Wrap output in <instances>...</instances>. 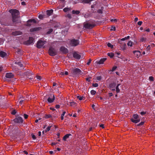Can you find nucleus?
<instances>
[{
	"label": "nucleus",
	"instance_id": "nucleus-34",
	"mask_svg": "<svg viewBox=\"0 0 155 155\" xmlns=\"http://www.w3.org/2000/svg\"><path fill=\"white\" fill-rule=\"evenodd\" d=\"M80 12L79 11H75L74 10H73L72 11V13L73 14H76L77 15L78 14L80 13Z\"/></svg>",
	"mask_w": 155,
	"mask_h": 155
},
{
	"label": "nucleus",
	"instance_id": "nucleus-17",
	"mask_svg": "<svg viewBox=\"0 0 155 155\" xmlns=\"http://www.w3.org/2000/svg\"><path fill=\"white\" fill-rule=\"evenodd\" d=\"M133 52L135 56L138 58H139L140 55V52L139 51H134Z\"/></svg>",
	"mask_w": 155,
	"mask_h": 155
},
{
	"label": "nucleus",
	"instance_id": "nucleus-11",
	"mask_svg": "<svg viewBox=\"0 0 155 155\" xmlns=\"http://www.w3.org/2000/svg\"><path fill=\"white\" fill-rule=\"evenodd\" d=\"M60 51L64 54H66L68 52V50L63 46H61L60 48Z\"/></svg>",
	"mask_w": 155,
	"mask_h": 155
},
{
	"label": "nucleus",
	"instance_id": "nucleus-41",
	"mask_svg": "<svg viewBox=\"0 0 155 155\" xmlns=\"http://www.w3.org/2000/svg\"><path fill=\"white\" fill-rule=\"evenodd\" d=\"M126 44H124L123 45H122L121 47V49L123 50H124L126 49Z\"/></svg>",
	"mask_w": 155,
	"mask_h": 155
},
{
	"label": "nucleus",
	"instance_id": "nucleus-2",
	"mask_svg": "<svg viewBox=\"0 0 155 155\" xmlns=\"http://www.w3.org/2000/svg\"><path fill=\"white\" fill-rule=\"evenodd\" d=\"M71 70V75L73 77H78L83 74V72L78 68H73Z\"/></svg>",
	"mask_w": 155,
	"mask_h": 155
},
{
	"label": "nucleus",
	"instance_id": "nucleus-61",
	"mask_svg": "<svg viewBox=\"0 0 155 155\" xmlns=\"http://www.w3.org/2000/svg\"><path fill=\"white\" fill-rule=\"evenodd\" d=\"M60 106L59 105H56V106H55V107L56 108V109H58V108H60Z\"/></svg>",
	"mask_w": 155,
	"mask_h": 155
},
{
	"label": "nucleus",
	"instance_id": "nucleus-10",
	"mask_svg": "<svg viewBox=\"0 0 155 155\" xmlns=\"http://www.w3.org/2000/svg\"><path fill=\"white\" fill-rule=\"evenodd\" d=\"M33 40L34 39L33 38L29 37L28 40L24 42V44L27 45H29L33 42Z\"/></svg>",
	"mask_w": 155,
	"mask_h": 155
},
{
	"label": "nucleus",
	"instance_id": "nucleus-5",
	"mask_svg": "<svg viewBox=\"0 0 155 155\" xmlns=\"http://www.w3.org/2000/svg\"><path fill=\"white\" fill-rule=\"evenodd\" d=\"M46 43V41H43L42 40H39L37 42L36 44V47L38 48H44L45 46H44Z\"/></svg>",
	"mask_w": 155,
	"mask_h": 155
},
{
	"label": "nucleus",
	"instance_id": "nucleus-55",
	"mask_svg": "<svg viewBox=\"0 0 155 155\" xmlns=\"http://www.w3.org/2000/svg\"><path fill=\"white\" fill-rule=\"evenodd\" d=\"M146 112H144V111H142V112H140V114L141 115H144L145 114H146Z\"/></svg>",
	"mask_w": 155,
	"mask_h": 155
},
{
	"label": "nucleus",
	"instance_id": "nucleus-21",
	"mask_svg": "<svg viewBox=\"0 0 155 155\" xmlns=\"http://www.w3.org/2000/svg\"><path fill=\"white\" fill-rule=\"evenodd\" d=\"M71 136V134H67L63 137V140L64 141H66V139Z\"/></svg>",
	"mask_w": 155,
	"mask_h": 155
},
{
	"label": "nucleus",
	"instance_id": "nucleus-29",
	"mask_svg": "<svg viewBox=\"0 0 155 155\" xmlns=\"http://www.w3.org/2000/svg\"><path fill=\"white\" fill-rule=\"evenodd\" d=\"M46 17V16L45 15H40L38 16V18L41 19H43Z\"/></svg>",
	"mask_w": 155,
	"mask_h": 155
},
{
	"label": "nucleus",
	"instance_id": "nucleus-64",
	"mask_svg": "<svg viewBox=\"0 0 155 155\" xmlns=\"http://www.w3.org/2000/svg\"><path fill=\"white\" fill-rule=\"evenodd\" d=\"M68 71H65L64 72V75H68Z\"/></svg>",
	"mask_w": 155,
	"mask_h": 155
},
{
	"label": "nucleus",
	"instance_id": "nucleus-23",
	"mask_svg": "<svg viewBox=\"0 0 155 155\" xmlns=\"http://www.w3.org/2000/svg\"><path fill=\"white\" fill-rule=\"evenodd\" d=\"M120 84H118L117 86H116V91L117 93V94L120 92V90L119 88V86L120 85Z\"/></svg>",
	"mask_w": 155,
	"mask_h": 155
},
{
	"label": "nucleus",
	"instance_id": "nucleus-1",
	"mask_svg": "<svg viewBox=\"0 0 155 155\" xmlns=\"http://www.w3.org/2000/svg\"><path fill=\"white\" fill-rule=\"evenodd\" d=\"M9 12L11 13L12 15V21L15 24L14 25L16 26V24L18 23H20V21L18 20L19 12L17 9H11L9 10Z\"/></svg>",
	"mask_w": 155,
	"mask_h": 155
},
{
	"label": "nucleus",
	"instance_id": "nucleus-16",
	"mask_svg": "<svg viewBox=\"0 0 155 155\" xmlns=\"http://www.w3.org/2000/svg\"><path fill=\"white\" fill-rule=\"evenodd\" d=\"M73 57L78 59H79L81 58V55L77 54L76 52H74L73 54Z\"/></svg>",
	"mask_w": 155,
	"mask_h": 155
},
{
	"label": "nucleus",
	"instance_id": "nucleus-53",
	"mask_svg": "<svg viewBox=\"0 0 155 155\" xmlns=\"http://www.w3.org/2000/svg\"><path fill=\"white\" fill-rule=\"evenodd\" d=\"M67 17L69 18H72L71 15L70 14H68L67 15Z\"/></svg>",
	"mask_w": 155,
	"mask_h": 155
},
{
	"label": "nucleus",
	"instance_id": "nucleus-30",
	"mask_svg": "<svg viewBox=\"0 0 155 155\" xmlns=\"http://www.w3.org/2000/svg\"><path fill=\"white\" fill-rule=\"evenodd\" d=\"M52 116L51 114H45V116L43 117V118H45V119L49 118L51 117Z\"/></svg>",
	"mask_w": 155,
	"mask_h": 155
},
{
	"label": "nucleus",
	"instance_id": "nucleus-7",
	"mask_svg": "<svg viewBox=\"0 0 155 155\" xmlns=\"http://www.w3.org/2000/svg\"><path fill=\"white\" fill-rule=\"evenodd\" d=\"M48 98L47 99L48 102L49 103H51L54 101L55 99V96L54 94H51L47 95Z\"/></svg>",
	"mask_w": 155,
	"mask_h": 155
},
{
	"label": "nucleus",
	"instance_id": "nucleus-51",
	"mask_svg": "<svg viewBox=\"0 0 155 155\" xmlns=\"http://www.w3.org/2000/svg\"><path fill=\"white\" fill-rule=\"evenodd\" d=\"M144 125V121H142L137 126H139L140 125Z\"/></svg>",
	"mask_w": 155,
	"mask_h": 155
},
{
	"label": "nucleus",
	"instance_id": "nucleus-22",
	"mask_svg": "<svg viewBox=\"0 0 155 155\" xmlns=\"http://www.w3.org/2000/svg\"><path fill=\"white\" fill-rule=\"evenodd\" d=\"M116 86V84L115 82L111 83L109 84L110 88H115Z\"/></svg>",
	"mask_w": 155,
	"mask_h": 155
},
{
	"label": "nucleus",
	"instance_id": "nucleus-46",
	"mask_svg": "<svg viewBox=\"0 0 155 155\" xmlns=\"http://www.w3.org/2000/svg\"><path fill=\"white\" fill-rule=\"evenodd\" d=\"M117 67L116 66H114L112 69V70H111V71H115L116 69L117 68Z\"/></svg>",
	"mask_w": 155,
	"mask_h": 155
},
{
	"label": "nucleus",
	"instance_id": "nucleus-49",
	"mask_svg": "<svg viewBox=\"0 0 155 155\" xmlns=\"http://www.w3.org/2000/svg\"><path fill=\"white\" fill-rule=\"evenodd\" d=\"M91 59L90 58L88 60L87 62V65H89L90 63H91Z\"/></svg>",
	"mask_w": 155,
	"mask_h": 155
},
{
	"label": "nucleus",
	"instance_id": "nucleus-58",
	"mask_svg": "<svg viewBox=\"0 0 155 155\" xmlns=\"http://www.w3.org/2000/svg\"><path fill=\"white\" fill-rule=\"evenodd\" d=\"M31 136H32V138L33 139L35 140V139H36V137L35 135H34L33 134H32Z\"/></svg>",
	"mask_w": 155,
	"mask_h": 155
},
{
	"label": "nucleus",
	"instance_id": "nucleus-3",
	"mask_svg": "<svg viewBox=\"0 0 155 155\" xmlns=\"http://www.w3.org/2000/svg\"><path fill=\"white\" fill-rule=\"evenodd\" d=\"M95 25V24L90 22H85L84 23V27L85 29H91L94 28Z\"/></svg>",
	"mask_w": 155,
	"mask_h": 155
},
{
	"label": "nucleus",
	"instance_id": "nucleus-36",
	"mask_svg": "<svg viewBox=\"0 0 155 155\" xmlns=\"http://www.w3.org/2000/svg\"><path fill=\"white\" fill-rule=\"evenodd\" d=\"M16 52L18 54H21L22 53V51L19 49H17V51H16Z\"/></svg>",
	"mask_w": 155,
	"mask_h": 155
},
{
	"label": "nucleus",
	"instance_id": "nucleus-47",
	"mask_svg": "<svg viewBox=\"0 0 155 155\" xmlns=\"http://www.w3.org/2000/svg\"><path fill=\"white\" fill-rule=\"evenodd\" d=\"M149 80L151 81H153L154 78L152 76H150L149 77Z\"/></svg>",
	"mask_w": 155,
	"mask_h": 155
},
{
	"label": "nucleus",
	"instance_id": "nucleus-57",
	"mask_svg": "<svg viewBox=\"0 0 155 155\" xmlns=\"http://www.w3.org/2000/svg\"><path fill=\"white\" fill-rule=\"evenodd\" d=\"M24 117L26 119L28 118V115L26 114H24Z\"/></svg>",
	"mask_w": 155,
	"mask_h": 155
},
{
	"label": "nucleus",
	"instance_id": "nucleus-62",
	"mask_svg": "<svg viewBox=\"0 0 155 155\" xmlns=\"http://www.w3.org/2000/svg\"><path fill=\"white\" fill-rule=\"evenodd\" d=\"M115 29L116 28L115 27H112V28L111 29V30L115 31Z\"/></svg>",
	"mask_w": 155,
	"mask_h": 155
},
{
	"label": "nucleus",
	"instance_id": "nucleus-50",
	"mask_svg": "<svg viewBox=\"0 0 155 155\" xmlns=\"http://www.w3.org/2000/svg\"><path fill=\"white\" fill-rule=\"evenodd\" d=\"M51 127H48L46 129V130H45V132L46 133L48 131H49Z\"/></svg>",
	"mask_w": 155,
	"mask_h": 155
},
{
	"label": "nucleus",
	"instance_id": "nucleus-28",
	"mask_svg": "<svg viewBox=\"0 0 155 155\" xmlns=\"http://www.w3.org/2000/svg\"><path fill=\"white\" fill-rule=\"evenodd\" d=\"M104 7H101L100 9L97 10V12L100 14H102L103 13V10L104 9Z\"/></svg>",
	"mask_w": 155,
	"mask_h": 155
},
{
	"label": "nucleus",
	"instance_id": "nucleus-54",
	"mask_svg": "<svg viewBox=\"0 0 155 155\" xmlns=\"http://www.w3.org/2000/svg\"><path fill=\"white\" fill-rule=\"evenodd\" d=\"M16 113V111L15 110H13L12 112V114L13 115H15Z\"/></svg>",
	"mask_w": 155,
	"mask_h": 155
},
{
	"label": "nucleus",
	"instance_id": "nucleus-45",
	"mask_svg": "<svg viewBox=\"0 0 155 155\" xmlns=\"http://www.w3.org/2000/svg\"><path fill=\"white\" fill-rule=\"evenodd\" d=\"M70 105L71 106H73L75 105L76 103L74 101L70 102Z\"/></svg>",
	"mask_w": 155,
	"mask_h": 155
},
{
	"label": "nucleus",
	"instance_id": "nucleus-42",
	"mask_svg": "<svg viewBox=\"0 0 155 155\" xmlns=\"http://www.w3.org/2000/svg\"><path fill=\"white\" fill-rule=\"evenodd\" d=\"M65 113L66 112L65 111H64L62 114L61 116V120H63L64 119V115Z\"/></svg>",
	"mask_w": 155,
	"mask_h": 155
},
{
	"label": "nucleus",
	"instance_id": "nucleus-60",
	"mask_svg": "<svg viewBox=\"0 0 155 155\" xmlns=\"http://www.w3.org/2000/svg\"><path fill=\"white\" fill-rule=\"evenodd\" d=\"M111 21L112 22L114 21L115 22H116L117 21V19H112L111 20Z\"/></svg>",
	"mask_w": 155,
	"mask_h": 155
},
{
	"label": "nucleus",
	"instance_id": "nucleus-39",
	"mask_svg": "<svg viewBox=\"0 0 155 155\" xmlns=\"http://www.w3.org/2000/svg\"><path fill=\"white\" fill-rule=\"evenodd\" d=\"M133 42L130 41H128L127 43V45L128 46L131 47L132 46Z\"/></svg>",
	"mask_w": 155,
	"mask_h": 155
},
{
	"label": "nucleus",
	"instance_id": "nucleus-43",
	"mask_svg": "<svg viewBox=\"0 0 155 155\" xmlns=\"http://www.w3.org/2000/svg\"><path fill=\"white\" fill-rule=\"evenodd\" d=\"M38 28H34L32 29H31V31H36L39 30Z\"/></svg>",
	"mask_w": 155,
	"mask_h": 155
},
{
	"label": "nucleus",
	"instance_id": "nucleus-40",
	"mask_svg": "<svg viewBox=\"0 0 155 155\" xmlns=\"http://www.w3.org/2000/svg\"><path fill=\"white\" fill-rule=\"evenodd\" d=\"M107 45L108 47H110L111 48H113V45L110 43H108L107 44Z\"/></svg>",
	"mask_w": 155,
	"mask_h": 155
},
{
	"label": "nucleus",
	"instance_id": "nucleus-14",
	"mask_svg": "<svg viewBox=\"0 0 155 155\" xmlns=\"http://www.w3.org/2000/svg\"><path fill=\"white\" fill-rule=\"evenodd\" d=\"M14 76V75L12 73H7L5 75V77L7 78H12Z\"/></svg>",
	"mask_w": 155,
	"mask_h": 155
},
{
	"label": "nucleus",
	"instance_id": "nucleus-24",
	"mask_svg": "<svg viewBox=\"0 0 155 155\" xmlns=\"http://www.w3.org/2000/svg\"><path fill=\"white\" fill-rule=\"evenodd\" d=\"M32 74L29 71H27L24 73L25 77L26 78H27L28 76H30Z\"/></svg>",
	"mask_w": 155,
	"mask_h": 155
},
{
	"label": "nucleus",
	"instance_id": "nucleus-56",
	"mask_svg": "<svg viewBox=\"0 0 155 155\" xmlns=\"http://www.w3.org/2000/svg\"><path fill=\"white\" fill-rule=\"evenodd\" d=\"M142 23V21H139L137 22V24L139 25L140 26Z\"/></svg>",
	"mask_w": 155,
	"mask_h": 155
},
{
	"label": "nucleus",
	"instance_id": "nucleus-8",
	"mask_svg": "<svg viewBox=\"0 0 155 155\" xmlns=\"http://www.w3.org/2000/svg\"><path fill=\"white\" fill-rule=\"evenodd\" d=\"M15 123L19 124H20L23 122V120L22 118L20 116H16V117L13 120Z\"/></svg>",
	"mask_w": 155,
	"mask_h": 155
},
{
	"label": "nucleus",
	"instance_id": "nucleus-48",
	"mask_svg": "<svg viewBox=\"0 0 155 155\" xmlns=\"http://www.w3.org/2000/svg\"><path fill=\"white\" fill-rule=\"evenodd\" d=\"M92 85L94 87H97L98 86V84L97 83H95L93 84Z\"/></svg>",
	"mask_w": 155,
	"mask_h": 155
},
{
	"label": "nucleus",
	"instance_id": "nucleus-15",
	"mask_svg": "<svg viewBox=\"0 0 155 155\" xmlns=\"http://www.w3.org/2000/svg\"><path fill=\"white\" fill-rule=\"evenodd\" d=\"M12 34L14 36H17L21 35L22 33L20 31H15L12 32Z\"/></svg>",
	"mask_w": 155,
	"mask_h": 155
},
{
	"label": "nucleus",
	"instance_id": "nucleus-26",
	"mask_svg": "<svg viewBox=\"0 0 155 155\" xmlns=\"http://www.w3.org/2000/svg\"><path fill=\"white\" fill-rule=\"evenodd\" d=\"M71 8L70 7H66L64 8L63 9V11L65 12L71 11Z\"/></svg>",
	"mask_w": 155,
	"mask_h": 155
},
{
	"label": "nucleus",
	"instance_id": "nucleus-9",
	"mask_svg": "<svg viewBox=\"0 0 155 155\" xmlns=\"http://www.w3.org/2000/svg\"><path fill=\"white\" fill-rule=\"evenodd\" d=\"M79 42L78 40L74 39L70 41V45L72 46H76L79 44Z\"/></svg>",
	"mask_w": 155,
	"mask_h": 155
},
{
	"label": "nucleus",
	"instance_id": "nucleus-19",
	"mask_svg": "<svg viewBox=\"0 0 155 155\" xmlns=\"http://www.w3.org/2000/svg\"><path fill=\"white\" fill-rule=\"evenodd\" d=\"M53 12V10L52 9L48 10L46 11L47 15L48 16H51Z\"/></svg>",
	"mask_w": 155,
	"mask_h": 155
},
{
	"label": "nucleus",
	"instance_id": "nucleus-44",
	"mask_svg": "<svg viewBox=\"0 0 155 155\" xmlns=\"http://www.w3.org/2000/svg\"><path fill=\"white\" fill-rule=\"evenodd\" d=\"M91 94L92 95H94L96 93V91L94 90H92L91 91Z\"/></svg>",
	"mask_w": 155,
	"mask_h": 155
},
{
	"label": "nucleus",
	"instance_id": "nucleus-4",
	"mask_svg": "<svg viewBox=\"0 0 155 155\" xmlns=\"http://www.w3.org/2000/svg\"><path fill=\"white\" fill-rule=\"evenodd\" d=\"M131 120L132 122L134 123H137L140 121V118L137 114H135L133 115V118Z\"/></svg>",
	"mask_w": 155,
	"mask_h": 155
},
{
	"label": "nucleus",
	"instance_id": "nucleus-37",
	"mask_svg": "<svg viewBox=\"0 0 155 155\" xmlns=\"http://www.w3.org/2000/svg\"><path fill=\"white\" fill-rule=\"evenodd\" d=\"M33 74H31V75H30V76H28L27 78H26L28 79H30V80H31V81L32 80V79H33Z\"/></svg>",
	"mask_w": 155,
	"mask_h": 155
},
{
	"label": "nucleus",
	"instance_id": "nucleus-33",
	"mask_svg": "<svg viewBox=\"0 0 155 155\" xmlns=\"http://www.w3.org/2000/svg\"><path fill=\"white\" fill-rule=\"evenodd\" d=\"M53 31V29L52 28H49L48 30V31L47 32L46 34H51Z\"/></svg>",
	"mask_w": 155,
	"mask_h": 155
},
{
	"label": "nucleus",
	"instance_id": "nucleus-63",
	"mask_svg": "<svg viewBox=\"0 0 155 155\" xmlns=\"http://www.w3.org/2000/svg\"><path fill=\"white\" fill-rule=\"evenodd\" d=\"M138 18L137 17L136 18H135V19H134V22H136L137 21H138Z\"/></svg>",
	"mask_w": 155,
	"mask_h": 155
},
{
	"label": "nucleus",
	"instance_id": "nucleus-18",
	"mask_svg": "<svg viewBox=\"0 0 155 155\" xmlns=\"http://www.w3.org/2000/svg\"><path fill=\"white\" fill-rule=\"evenodd\" d=\"M18 100H20V101L19 102L20 104H22L23 101H25V98L22 96H21L19 98H18Z\"/></svg>",
	"mask_w": 155,
	"mask_h": 155
},
{
	"label": "nucleus",
	"instance_id": "nucleus-52",
	"mask_svg": "<svg viewBox=\"0 0 155 155\" xmlns=\"http://www.w3.org/2000/svg\"><path fill=\"white\" fill-rule=\"evenodd\" d=\"M101 78H102V77L101 76H98L97 78V80H98L99 81L101 80Z\"/></svg>",
	"mask_w": 155,
	"mask_h": 155
},
{
	"label": "nucleus",
	"instance_id": "nucleus-13",
	"mask_svg": "<svg viewBox=\"0 0 155 155\" xmlns=\"http://www.w3.org/2000/svg\"><path fill=\"white\" fill-rule=\"evenodd\" d=\"M106 58H101L99 61H97L96 63L98 64H102L107 60Z\"/></svg>",
	"mask_w": 155,
	"mask_h": 155
},
{
	"label": "nucleus",
	"instance_id": "nucleus-6",
	"mask_svg": "<svg viewBox=\"0 0 155 155\" xmlns=\"http://www.w3.org/2000/svg\"><path fill=\"white\" fill-rule=\"evenodd\" d=\"M48 53L51 56H54L57 54V51L52 47H50L48 50Z\"/></svg>",
	"mask_w": 155,
	"mask_h": 155
},
{
	"label": "nucleus",
	"instance_id": "nucleus-20",
	"mask_svg": "<svg viewBox=\"0 0 155 155\" xmlns=\"http://www.w3.org/2000/svg\"><path fill=\"white\" fill-rule=\"evenodd\" d=\"M93 0H82L81 3L83 4H91V2Z\"/></svg>",
	"mask_w": 155,
	"mask_h": 155
},
{
	"label": "nucleus",
	"instance_id": "nucleus-59",
	"mask_svg": "<svg viewBox=\"0 0 155 155\" xmlns=\"http://www.w3.org/2000/svg\"><path fill=\"white\" fill-rule=\"evenodd\" d=\"M37 79H38L39 80H40L41 79V77L40 76H37Z\"/></svg>",
	"mask_w": 155,
	"mask_h": 155
},
{
	"label": "nucleus",
	"instance_id": "nucleus-38",
	"mask_svg": "<svg viewBox=\"0 0 155 155\" xmlns=\"http://www.w3.org/2000/svg\"><path fill=\"white\" fill-rule=\"evenodd\" d=\"M130 37L129 36H128L127 37H126L124 38H122L121 39V40L122 41H124L130 38Z\"/></svg>",
	"mask_w": 155,
	"mask_h": 155
},
{
	"label": "nucleus",
	"instance_id": "nucleus-27",
	"mask_svg": "<svg viewBox=\"0 0 155 155\" xmlns=\"http://www.w3.org/2000/svg\"><path fill=\"white\" fill-rule=\"evenodd\" d=\"M77 98L80 101L84 100L85 98V97H84L83 96H81L80 95H78L77 96Z\"/></svg>",
	"mask_w": 155,
	"mask_h": 155
},
{
	"label": "nucleus",
	"instance_id": "nucleus-32",
	"mask_svg": "<svg viewBox=\"0 0 155 155\" xmlns=\"http://www.w3.org/2000/svg\"><path fill=\"white\" fill-rule=\"evenodd\" d=\"M15 64H16L18 65L20 68H22L23 67V64L20 62H15Z\"/></svg>",
	"mask_w": 155,
	"mask_h": 155
},
{
	"label": "nucleus",
	"instance_id": "nucleus-35",
	"mask_svg": "<svg viewBox=\"0 0 155 155\" xmlns=\"http://www.w3.org/2000/svg\"><path fill=\"white\" fill-rule=\"evenodd\" d=\"M99 6H100V5H97V4H95L92 5L91 7L92 8H94L95 6H96L97 8Z\"/></svg>",
	"mask_w": 155,
	"mask_h": 155
},
{
	"label": "nucleus",
	"instance_id": "nucleus-12",
	"mask_svg": "<svg viewBox=\"0 0 155 155\" xmlns=\"http://www.w3.org/2000/svg\"><path fill=\"white\" fill-rule=\"evenodd\" d=\"M27 26H30L31 25V23L33 22L34 23H36V21L34 19H31L28 20L27 21Z\"/></svg>",
	"mask_w": 155,
	"mask_h": 155
},
{
	"label": "nucleus",
	"instance_id": "nucleus-31",
	"mask_svg": "<svg viewBox=\"0 0 155 155\" xmlns=\"http://www.w3.org/2000/svg\"><path fill=\"white\" fill-rule=\"evenodd\" d=\"M107 55L108 56H109L110 58H112L114 55V54L112 52L108 53L107 54Z\"/></svg>",
	"mask_w": 155,
	"mask_h": 155
},
{
	"label": "nucleus",
	"instance_id": "nucleus-25",
	"mask_svg": "<svg viewBox=\"0 0 155 155\" xmlns=\"http://www.w3.org/2000/svg\"><path fill=\"white\" fill-rule=\"evenodd\" d=\"M6 55V53L5 52L3 51H0V57H1L2 58H4Z\"/></svg>",
	"mask_w": 155,
	"mask_h": 155
}]
</instances>
